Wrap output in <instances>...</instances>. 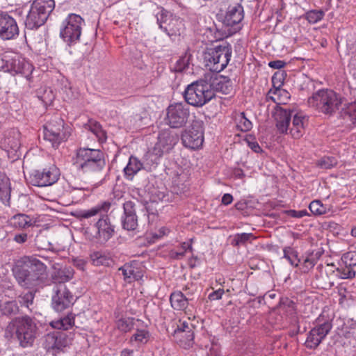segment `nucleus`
<instances>
[{
  "mask_svg": "<svg viewBox=\"0 0 356 356\" xmlns=\"http://www.w3.org/2000/svg\"><path fill=\"white\" fill-rule=\"evenodd\" d=\"M90 259L95 266H107L109 264V258L101 252H94L90 254Z\"/></svg>",
  "mask_w": 356,
  "mask_h": 356,
  "instance_id": "nucleus-42",
  "label": "nucleus"
},
{
  "mask_svg": "<svg viewBox=\"0 0 356 356\" xmlns=\"http://www.w3.org/2000/svg\"><path fill=\"white\" fill-rule=\"evenodd\" d=\"M307 102L309 106L329 115L339 110L342 103L340 95L328 89L317 91L308 99Z\"/></svg>",
  "mask_w": 356,
  "mask_h": 356,
  "instance_id": "nucleus-6",
  "label": "nucleus"
},
{
  "mask_svg": "<svg viewBox=\"0 0 356 356\" xmlns=\"http://www.w3.org/2000/svg\"><path fill=\"white\" fill-rule=\"evenodd\" d=\"M185 330H193V325L191 323H188L186 321L180 322L175 331L184 332Z\"/></svg>",
  "mask_w": 356,
  "mask_h": 356,
  "instance_id": "nucleus-58",
  "label": "nucleus"
},
{
  "mask_svg": "<svg viewBox=\"0 0 356 356\" xmlns=\"http://www.w3.org/2000/svg\"><path fill=\"white\" fill-rule=\"evenodd\" d=\"M54 8V0L33 1L24 22L26 28L35 30L44 25Z\"/></svg>",
  "mask_w": 356,
  "mask_h": 356,
  "instance_id": "nucleus-7",
  "label": "nucleus"
},
{
  "mask_svg": "<svg viewBox=\"0 0 356 356\" xmlns=\"http://www.w3.org/2000/svg\"><path fill=\"white\" fill-rule=\"evenodd\" d=\"M83 23V19L80 15L74 13L68 15L63 22L60 35L68 45L76 44L79 41Z\"/></svg>",
  "mask_w": 356,
  "mask_h": 356,
  "instance_id": "nucleus-11",
  "label": "nucleus"
},
{
  "mask_svg": "<svg viewBox=\"0 0 356 356\" xmlns=\"http://www.w3.org/2000/svg\"><path fill=\"white\" fill-rule=\"evenodd\" d=\"M179 141V136L169 129L162 130L158 136V142L153 149L147 153L151 160L156 162L164 153L169 152Z\"/></svg>",
  "mask_w": 356,
  "mask_h": 356,
  "instance_id": "nucleus-12",
  "label": "nucleus"
},
{
  "mask_svg": "<svg viewBox=\"0 0 356 356\" xmlns=\"http://www.w3.org/2000/svg\"><path fill=\"white\" fill-rule=\"evenodd\" d=\"M237 127L242 131H248L252 129V122L245 117L243 112L241 113L238 116Z\"/></svg>",
  "mask_w": 356,
  "mask_h": 356,
  "instance_id": "nucleus-49",
  "label": "nucleus"
},
{
  "mask_svg": "<svg viewBox=\"0 0 356 356\" xmlns=\"http://www.w3.org/2000/svg\"><path fill=\"white\" fill-rule=\"evenodd\" d=\"M339 118L347 125L356 124V101L348 104L339 112Z\"/></svg>",
  "mask_w": 356,
  "mask_h": 356,
  "instance_id": "nucleus-28",
  "label": "nucleus"
},
{
  "mask_svg": "<svg viewBox=\"0 0 356 356\" xmlns=\"http://www.w3.org/2000/svg\"><path fill=\"white\" fill-rule=\"evenodd\" d=\"M211 87L208 76H206L188 85L183 94L186 104L195 107L205 105L216 96Z\"/></svg>",
  "mask_w": 356,
  "mask_h": 356,
  "instance_id": "nucleus-4",
  "label": "nucleus"
},
{
  "mask_svg": "<svg viewBox=\"0 0 356 356\" xmlns=\"http://www.w3.org/2000/svg\"><path fill=\"white\" fill-rule=\"evenodd\" d=\"M248 147L254 152L260 153L262 152L261 147L256 141H248Z\"/></svg>",
  "mask_w": 356,
  "mask_h": 356,
  "instance_id": "nucleus-63",
  "label": "nucleus"
},
{
  "mask_svg": "<svg viewBox=\"0 0 356 356\" xmlns=\"http://www.w3.org/2000/svg\"><path fill=\"white\" fill-rule=\"evenodd\" d=\"M321 256L319 252H317L314 255V253H311L309 256H307L303 261V268L304 272H307L309 270L312 269L316 264L318 257Z\"/></svg>",
  "mask_w": 356,
  "mask_h": 356,
  "instance_id": "nucleus-46",
  "label": "nucleus"
},
{
  "mask_svg": "<svg viewBox=\"0 0 356 356\" xmlns=\"http://www.w3.org/2000/svg\"><path fill=\"white\" fill-rule=\"evenodd\" d=\"M10 221L11 224L17 228L23 229L31 225L29 216L22 213L15 215Z\"/></svg>",
  "mask_w": 356,
  "mask_h": 356,
  "instance_id": "nucleus-37",
  "label": "nucleus"
},
{
  "mask_svg": "<svg viewBox=\"0 0 356 356\" xmlns=\"http://www.w3.org/2000/svg\"><path fill=\"white\" fill-rule=\"evenodd\" d=\"M14 241L20 244L25 243L27 241V234L20 233L15 234Z\"/></svg>",
  "mask_w": 356,
  "mask_h": 356,
  "instance_id": "nucleus-62",
  "label": "nucleus"
},
{
  "mask_svg": "<svg viewBox=\"0 0 356 356\" xmlns=\"http://www.w3.org/2000/svg\"><path fill=\"white\" fill-rule=\"evenodd\" d=\"M324 15V12L321 10H312L307 12L305 17L310 24H315L321 20Z\"/></svg>",
  "mask_w": 356,
  "mask_h": 356,
  "instance_id": "nucleus-44",
  "label": "nucleus"
},
{
  "mask_svg": "<svg viewBox=\"0 0 356 356\" xmlns=\"http://www.w3.org/2000/svg\"><path fill=\"white\" fill-rule=\"evenodd\" d=\"M224 293V289H220L217 291H215L211 293L209 295V298L210 300H218L221 299L222 294Z\"/></svg>",
  "mask_w": 356,
  "mask_h": 356,
  "instance_id": "nucleus-60",
  "label": "nucleus"
},
{
  "mask_svg": "<svg viewBox=\"0 0 356 356\" xmlns=\"http://www.w3.org/2000/svg\"><path fill=\"white\" fill-rule=\"evenodd\" d=\"M74 336V334L72 332L56 331L49 333L44 337L43 346L47 352L56 355L71 344Z\"/></svg>",
  "mask_w": 356,
  "mask_h": 356,
  "instance_id": "nucleus-14",
  "label": "nucleus"
},
{
  "mask_svg": "<svg viewBox=\"0 0 356 356\" xmlns=\"http://www.w3.org/2000/svg\"><path fill=\"white\" fill-rule=\"evenodd\" d=\"M337 271L341 279H353L355 277L356 272L352 266L345 265L344 268H338Z\"/></svg>",
  "mask_w": 356,
  "mask_h": 356,
  "instance_id": "nucleus-48",
  "label": "nucleus"
},
{
  "mask_svg": "<svg viewBox=\"0 0 356 356\" xmlns=\"http://www.w3.org/2000/svg\"><path fill=\"white\" fill-rule=\"evenodd\" d=\"M143 163L137 157L131 156L127 165L124 168L125 178L129 180H132L134 177L143 168Z\"/></svg>",
  "mask_w": 356,
  "mask_h": 356,
  "instance_id": "nucleus-31",
  "label": "nucleus"
},
{
  "mask_svg": "<svg viewBox=\"0 0 356 356\" xmlns=\"http://www.w3.org/2000/svg\"><path fill=\"white\" fill-rule=\"evenodd\" d=\"M166 193L167 189L164 187L161 188V189L154 188L150 191L152 198L154 202H156L159 200H168V199H165L167 196Z\"/></svg>",
  "mask_w": 356,
  "mask_h": 356,
  "instance_id": "nucleus-50",
  "label": "nucleus"
},
{
  "mask_svg": "<svg viewBox=\"0 0 356 356\" xmlns=\"http://www.w3.org/2000/svg\"><path fill=\"white\" fill-rule=\"evenodd\" d=\"M191 117L188 105L179 102L170 104L166 108L164 118L165 124L172 129L184 128Z\"/></svg>",
  "mask_w": 356,
  "mask_h": 356,
  "instance_id": "nucleus-9",
  "label": "nucleus"
},
{
  "mask_svg": "<svg viewBox=\"0 0 356 356\" xmlns=\"http://www.w3.org/2000/svg\"><path fill=\"white\" fill-rule=\"evenodd\" d=\"M286 76V74L284 71H279L273 74L272 76L273 88L269 90L268 95L281 94L282 92L288 95V92L286 90L281 88Z\"/></svg>",
  "mask_w": 356,
  "mask_h": 356,
  "instance_id": "nucleus-34",
  "label": "nucleus"
},
{
  "mask_svg": "<svg viewBox=\"0 0 356 356\" xmlns=\"http://www.w3.org/2000/svg\"><path fill=\"white\" fill-rule=\"evenodd\" d=\"M17 283L25 289L42 284L47 278V266L34 257H24L13 269Z\"/></svg>",
  "mask_w": 356,
  "mask_h": 356,
  "instance_id": "nucleus-1",
  "label": "nucleus"
},
{
  "mask_svg": "<svg viewBox=\"0 0 356 356\" xmlns=\"http://www.w3.org/2000/svg\"><path fill=\"white\" fill-rule=\"evenodd\" d=\"M310 211L314 215H323L326 213V207L321 203L320 200H314L309 205Z\"/></svg>",
  "mask_w": 356,
  "mask_h": 356,
  "instance_id": "nucleus-47",
  "label": "nucleus"
},
{
  "mask_svg": "<svg viewBox=\"0 0 356 356\" xmlns=\"http://www.w3.org/2000/svg\"><path fill=\"white\" fill-rule=\"evenodd\" d=\"M75 314L68 313L67 316L60 318L58 320L52 321L50 325L56 330H62L61 332H66L74 327Z\"/></svg>",
  "mask_w": 356,
  "mask_h": 356,
  "instance_id": "nucleus-29",
  "label": "nucleus"
},
{
  "mask_svg": "<svg viewBox=\"0 0 356 356\" xmlns=\"http://www.w3.org/2000/svg\"><path fill=\"white\" fill-rule=\"evenodd\" d=\"M122 227L127 231H135L138 227L136 203L131 200L123 204V215L121 218Z\"/></svg>",
  "mask_w": 356,
  "mask_h": 356,
  "instance_id": "nucleus-21",
  "label": "nucleus"
},
{
  "mask_svg": "<svg viewBox=\"0 0 356 356\" xmlns=\"http://www.w3.org/2000/svg\"><path fill=\"white\" fill-rule=\"evenodd\" d=\"M282 305L286 309V311L290 314H293L296 313V303L289 300V298H285L282 300Z\"/></svg>",
  "mask_w": 356,
  "mask_h": 356,
  "instance_id": "nucleus-54",
  "label": "nucleus"
},
{
  "mask_svg": "<svg viewBox=\"0 0 356 356\" xmlns=\"http://www.w3.org/2000/svg\"><path fill=\"white\" fill-rule=\"evenodd\" d=\"M244 17L243 7L238 3L230 5L222 21L223 24L232 29L229 32L236 33L241 29V22Z\"/></svg>",
  "mask_w": 356,
  "mask_h": 356,
  "instance_id": "nucleus-20",
  "label": "nucleus"
},
{
  "mask_svg": "<svg viewBox=\"0 0 356 356\" xmlns=\"http://www.w3.org/2000/svg\"><path fill=\"white\" fill-rule=\"evenodd\" d=\"M332 328V324L330 321H325L312 327L307 334L305 346L310 350H316L325 339Z\"/></svg>",
  "mask_w": 356,
  "mask_h": 356,
  "instance_id": "nucleus-17",
  "label": "nucleus"
},
{
  "mask_svg": "<svg viewBox=\"0 0 356 356\" xmlns=\"http://www.w3.org/2000/svg\"><path fill=\"white\" fill-rule=\"evenodd\" d=\"M342 261L348 266H356V251H349L344 253L341 257Z\"/></svg>",
  "mask_w": 356,
  "mask_h": 356,
  "instance_id": "nucleus-51",
  "label": "nucleus"
},
{
  "mask_svg": "<svg viewBox=\"0 0 356 356\" xmlns=\"http://www.w3.org/2000/svg\"><path fill=\"white\" fill-rule=\"evenodd\" d=\"M75 299L72 293L65 284H57L54 288L51 297V307L56 312H62L74 303Z\"/></svg>",
  "mask_w": 356,
  "mask_h": 356,
  "instance_id": "nucleus-16",
  "label": "nucleus"
},
{
  "mask_svg": "<svg viewBox=\"0 0 356 356\" xmlns=\"http://www.w3.org/2000/svg\"><path fill=\"white\" fill-rule=\"evenodd\" d=\"M287 213L291 217L297 218H302V217L308 215V213H307V210H305V209L300 210V211L289 210L287 211Z\"/></svg>",
  "mask_w": 356,
  "mask_h": 356,
  "instance_id": "nucleus-59",
  "label": "nucleus"
},
{
  "mask_svg": "<svg viewBox=\"0 0 356 356\" xmlns=\"http://www.w3.org/2000/svg\"><path fill=\"white\" fill-rule=\"evenodd\" d=\"M194 285L193 284H187L182 289V292L186 298L188 299V302L193 300L194 297Z\"/></svg>",
  "mask_w": 356,
  "mask_h": 356,
  "instance_id": "nucleus-55",
  "label": "nucleus"
},
{
  "mask_svg": "<svg viewBox=\"0 0 356 356\" xmlns=\"http://www.w3.org/2000/svg\"><path fill=\"white\" fill-rule=\"evenodd\" d=\"M208 80L211 85V90L213 93L215 92H220L223 94L227 95L232 90V82L227 76H220L218 78L212 79L211 76H207Z\"/></svg>",
  "mask_w": 356,
  "mask_h": 356,
  "instance_id": "nucleus-25",
  "label": "nucleus"
},
{
  "mask_svg": "<svg viewBox=\"0 0 356 356\" xmlns=\"http://www.w3.org/2000/svg\"><path fill=\"white\" fill-rule=\"evenodd\" d=\"M285 65L286 63L281 60H272L268 63V66L273 69H281Z\"/></svg>",
  "mask_w": 356,
  "mask_h": 356,
  "instance_id": "nucleus-61",
  "label": "nucleus"
},
{
  "mask_svg": "<svg viewBox=\"0 0 356 356\" xmlns=\"http://www.w3.org/2000/svg\"><path fill=\"white\" fill-rule=\"evenodd\" d=\"M43 129L44 139L49 141L54 148H58L71 134V128L65 124L63 118L58 114L51 117L44 124Z\"/></svg>",
  "mask_w": 356,
  "mask_h": 356,
  "instance_id": "nucleus-8",
  "label": "nucleus"
},
{
  "mask_svg": "<svg viewBox=\"0 0 356 356\" xmlns=\"http://www.w3.org/2000/svg\"><path fill=\"white\" fill-rule=\"evenodd\" d=\"M0 70L5 72H8L13 76L21 74L29 79L33 72V67L25 58L15 54L13 56H3L1 59Z\"/></svg>",
  "mask_w": 356,
  "mask_h": 356,
  "instance_id": "nucleus-10",
  "label": "nucleus"
},
{
  "mask_svg": "<svg viewBox=\"0 0 356 356\" xmlns=\"http://www.w3.org/2000/svg\"><path fill=\"white\" fill-rule=\"evenodd\" d=\"M188 65L189 57L186 54L179 57L174 65L171 67V70L175 72H182L184 70L188 67Z\"/></svg>",
  "mask_w": 356,
  "mask_h": 356,
  "instance_id": "nucleus-41",
  "label": "nucleus"
},
{
  "mask_svg": "<svg viewBox=\"0 0 356 356\" xmlns=\"http://www.w3.org/2000/svg\"><path fill=\"white\" fill-rule=\"evenodd\" d=\"M34 296L35 295L32 291H29L19 296L18 300L21 305L29 307V305L33 304Z\"/></svg>",
  "mask_w": 356,
  "mask_h": 356,
  "instance_id": "nucleus-52",
  "label": "nucleus"
},
{
  "mask_svg": "<svg viewBox=\"0 0 356 356\" xmlns=\"http://www.w3.org/2000/svg\"><path fill=\"white\" fill-rule=\"evenodd\" d=\"M111 206V203L109 201H104L90 209L79 211L77 217L80 219L89 218L102 212L107 213Z\"/></svg>",
  "mask_w": 356,
  "mask_h": 356,
  "instance_id": "nucleus-27",
  "label": "nucleus"
},
{
  "mask_svg": "<svg viewBox=\"0 0 356 356\" xmlns=\"http://www.w3.org/2000/svg\"><path fill=\"white\" fill-rule=\"evenodd\" d=\"M74 273V270L71 267H64L56 270L52 275V279L54 282H58V284H64L65 282L73 278Z\"/></svg>",
  "mask_w": 356,
  "mask_h": 356,
  "instance_id": "nucleus-35",
  "label": "nucleus"
},
{
  "mask_svg": "<svg viewBox=\"0 0 356 356\" xmlns=\"http://www.w3.org/2000/svg\"><path fill=\"white\" fill-rule=\"evenodd\" d=\"M173 337L177 343L184 349H188L194 343L193 330H185L184 332L174 331Z\"/></svg>",
  "mask_w": 356,
  "mask_h": 356,
  "instance_id": "nucleus-30",
  "label": "nucleus"
},
{
  "mask_svg": "<svg viewBox=\"0 0 356 356\" xmlns=\"http://www.w3.org/2000/svg\"><path fill=\"white\" fill-rule=\"evenodd\" d=\"M73 264L79 270H83L86 266V261L82 259H73L72 260Z\"/></svg>",
  "mask_w": 356,
  "mask_h": 356,
  "instance_id": "nucleus-64",
  "label": "nucleus"
},
{
  "mask_svg": "<svg viewBox=\"0 0 356 356\" xmlns=\"http://www.w3.org/2000/svg\"><path fill=\"white\" fill-rule=\"evenodd\" d=\"M181 140L186 148L195 149L202 147L204 142V122L193 120L189 128L181 131Z\"/></svg>",
  "mask_w": 356,
  "mask_h": 356,
  "instance_id": "nucleus-13",
  "label": "nucleus"
},
{
  "mask_svg": "<svg viewBox=\"0 0 356 356\" xmlns=\"http://www.w3.org/2000/svg\"><path fill=\"white\" fill-rule=\"evenodd\" d=\"M10 179L4 172L0 171V201L5 205L10 204Z\"/></svg>",
  "mask_w": 356,
  "mask_h": 356,
  "instance_id": "nucleus-26",
  "label": "nucleus"
},
{
  "mask_svg": "<svg viewBox=\"0 0 356 356\" xmlns=\"http://www.w3.org/2000/svg\"><path fill=\"white\" fill-rule=\"evenodd\" d=\"M44 239L45 238L43 236H36L35 245H37L38 248L43 250L49 249V247L51 246V244L49 242H47L46 244H43V241H44Z\"/></svg>",
  "mask_w": 356,
  "mask_h": 356,
  "instance_id": "nucleus-57",
  "label": "nucleus"
},
{
  "mask_svg": "<svg viewBox=\"0 0 356 356\" xmlns=\"http://www.w3.org/2000/svg\"><path fill=\"white\" fill-rule=\"evenodd\" d=\"M37 325L33 318L25 315L13 318L5 330L6 337H15L23 348L31 346L36 337Z\"/></svg>",
  "mask_w": 356,
  "mask_h": 356,
  "instance_id": "nucleus-2",
  "label": "nucleus"
},
{
  "mask_svg": "<svg viewBox=\"0 0 356 356\" xmlns=\"http://www.w3.org/2000/svg\"><path fill=\"white\" fill-rule=\"evenodd\" d=\"M149 338V332L144 330H138L136 333H135L131 340L136 341L140 343H145L147 341Z\"/></svg>",
  "mask_w": 356,
  "mask_h": 356,
  "instance_id": "nucleus-53",
  "label": "nucleus"
},
{
  "mask_svg": "<svg viewBox=\"0 0 356 356\" xmlns=\"http://www.w3.org/2000/svg\"><path fill=\"white\" fill-rule=\"evenodd\" d=\"M85 127L97 137L99 142L103 143L106 141L107 138L106 132L102 129L99 122L94 120H89Z\"/></svg>",
  "mask_w": 356,
  "mask_h": 356,
  "instance_id": "nucleus-36",
  "label": "nucleus"
},
{
  "mask_svg": "<svg viewBox=\"0 0 356 356\" xmlns=\"http://www.w3.org/2000/svg\"><path fill=\"white\" fill-rule=\"evenodd\" d=\"M293 111L289 108L277 106L275 113L276 127L281 134H287L291 124Z\"/></svg>",
  "mask_w": 356,
  "mask_h": 356,
  "instance_id": "nucleus-23",
  "label": "nucleus"
},
{
  "mask_svg": "<svg viewBox=\"0 0 356 356\" xmlns=\"http://www.w3.org/2000/svg\"><path fill=\"white\" fill-rule=\"evenodd\" d=\"M95 226L97 229L96 237L101 243L108 241L115 234V226L111 224L108 215H102Z\"/></svg>",
  "mask_w": 356,
  "mask_h": 356,
  "instance_id": "nucleus-22",
  "label": "nucleus"
},
{
  "mask_svg": "<svg viewBox=\"0 0 356 356\" xmlns=\"http://www.w3.org/2000/svg\"><path fill=\"white\" fill-rule=\"evenodd\" d=\"M274 95L277 96V99L273 96H268V98L270 99L274 102H276L277 101H278L279 104H285L284 101L290 98V95L289 92H288V95H286L282 92L281 94H274Z\"/></svg>",
  "mask_w": 356,
  "mask_h": 356,
  "instance_id": "nucleus-56",
  "label": "nucleus"
},
{
  "mask_svg": "<svg viewBox=\"0 0 356 356\" xmlns=\"http://www.w3.org/2000/svg\"><path fill=\"white\" fill-rule=\"evenodd\" d=\"M60 176L59 170L54 165L48 168L33 170L27 178L28 181L33 186L44 187L55 184Z\"/></svg>",
  "mask_w": 356,
  "mask_h": 356,
  "instance_id": "nucleus-15",
  "label": "nucleus"
},
{
  "mask_svg": "<svg viewBox=\"0 0 356 356\" xmlns=\"http://www.w3.org/2000/svg\"><path fill=\"white\" fill-rule=\"evenodd\" d=\"M170 302L172 307L175 310H184L189 302L181 291H175L170 294Z\"/></svg>",
  "mask_w": 356,
  "mask_h": 356,
  "instance_id": "nucleus-33",
  "label": "nucleus"
},
{
  "mask_svg": "<svg viewBox=\"0 0 356 356\" xmlns=\"http://www.w3.org/2000/svg\"><path fill=\"white\" fill-rule=\"evenodd\" d=\"M159 28L162 29L170 38L181 34L184 23L182 19L168 15V12L161 11L156 15Z\"/></svg>",
  "mask_w": 356,
  "mask_h": 356,
  "instance_id": "nucleus-18",
  "label": "nucleus"
},
{
  "mask_svg": "<svg viewBox=\"0 0 356 356\" xmlns=\"http://www.w3.org/2000/svg\"><path fill=\"white\" fill-rule=\"evenodd\" d=\"M232 49L227 41L222 40L220 44L207 48L204 54L206 66L212 72H220L228 65Z\"/></svg>",
  "mask_w": 356,
  "mask_h": 356,
  "instance_id": "nucleus-5",
  "label": "nucleus"
},
{
  "mask_svg": "<svg viewBox=\"0 0 356 356\" xmlns=\"http://www.w3.org/2000/svg\"><path fill=\"white\" fill-rule=\"evenodd\" d=\"M19 29L16 19L8 12L0 11V38L3 40L16 39Z\"/></svg>",
  "mask_w": 356,
  "mask_h": 356,
  "instance_id": "nucleus-19",
  "label": "nucleus"
},
{
  "mask_svg": "<svg viewBox=\"0 0 356 356\" xmlns=\"http://www.w3.org/2000/svg\"><path fill=\"white\" fill-rule=\"evenodd\" d=\"M74 163L84 174L97 175L106 165L104 153L98 149L79 147L76 150Z\"/></svg>",
  "mask_w": 356,
  "mask_h": 356,
  "instance_id": "nucleus-3",
  "label": "nucleus"
},
{
  "mask_svg": "<svg viewBox=\"0 0 356 356\" xmlns=\"http://www.w3.org/2000/svg\"><path fill=\"white\" fill-rule=\"evenodd\" d=\"M134 325V318H122L117 321L118 328L124 332L130 331Z\"/></svg>",
  "mask_w": 356,
  "mask_h": 356,
  "instance_id": "nucleus-43",
  "label": "nucleus"
},
{
  "mask_svg": "<svg viewBox=\"0 0 356 356\" xmlns=\"http://www.w3.org/2000/svg\"><path fill=\"white\" fill-rule=\"evenodd\" d=\"M0 310L5 316L15 315L19 312V307L16 301H7L0 305Z\"/></svg>",
  "mask_w": 356,
  "mask_h": 356,
  "instance_id": "nucleus-38",
  "label": "nucleus"
},
{
  "mask_svg": "<svg viewBox=\"0 0 356 356\" xmlns=\"http://www.w3.org/2000/svg\"><path fill=\"white\" fill-rule=\"evenodd\" d=\"M305 120V117L299 113L293 115L291 127L289 129L293 138H300L302 136Z\"/></svg>",
  "mask_w": 356,
  "mask_h": 356,
  "instance_id": "nucleus-32",
  "label": "nucleus"
},
{
  "mask_svg": "<svg viewBox=\"0 0 356 356\" xmlns=\"http://www.w3.org/2000/svg\"><path fill=\"white\" fill-rule=\"evenodd\" d=\"M119 270L122 271L124 280L127 283L138 281L143 277L140 264L136 261L125 264Z\"/></svg>",
  "mask_w": 356,
  "mask_h": 356,
  "instance_id": "nucleus-24",
  "label": "nucleus"
},
{
  "mask_svg": "<svg viewBox=\"0 0 356 356\" xmlns=\"http://www.w3.org/2000/svg\"><path fill=\"white\" fill-rule=\"evenodd\" d=\"M284 257L286 259L291 266H298L300 262V259L298 258V252L291 247H286L284 249Z\"/></svg>",
  "mask_w": 356,
  "mask_h": 356,
  "instance_id": "nucleus-40",
  "label": "nucleus"
},
{
  "mask_svg": "<svg viewBox=\"0 0 356 356\" xmlns=\"http://www.w3.org/2000/svg\"><path fill=\"white\" fill-rule=\"evenodd\" d=\"M337 164V160L333 156H324L317 161V165L322 169H331Z\"/></svg>",
  "mask_w": 356,
  "mask_h": 356,
  "instance_id": "nucleus-45",
  "label": "nucleus"
},
{
  "mask_svg": "<svg viewBox=\"0 0 356 356\" xmlns=\"http://www.w3.org/2000/svg\"><path fill=\"white\" fill-rule=\"evenodd\" d=\"M255 238H256L252 233L236 234L234 235V237L232 241V245L235 247L245 245L248 241Z\"/></svg>",
  "mask_w": 356,
  "mask_h": 356,
  "instance_id": "nucleus-39",
  "label": "nucleus"
}]
</instances>
